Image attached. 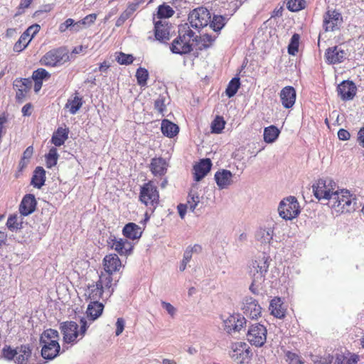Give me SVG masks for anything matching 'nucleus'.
<instances>
[{"mask_svg":"<svg viewBox=\"0 0 364 364\" xmlns=\"http://www.w3.org/2000/svg\"><path fill=\"white\" fill-rule=\"evenodd\" d=\"M174 14L173 9L168 5L162 4L158 7L157 16L159 18H166Z\"/></svg>","mask_w":364,"mask_h":364,"instance_id":"nucleus-46","label":"nucleus"},{"mask_svg":"<svg viewBox=\"0 0 364 364\" xmlns=\"http://www.w3.org/2000/svg\"><path fill=\"white\" fill-rule=\"evenodd\" d=\"M286 360L289 364H303L299 355L295 353L287 351L285 354Z\"/></svg>","mask_w":364,"mask_h":364,"instance_id":"nucleus-52","label":"nucleus"},{"mask_svg":"<svg viewBox=\"0 0 364 364\" xmlns=\"http://www.w3.org/2000/svg\"><path fill=\"white\" fill-rule=\"evenodd\" d=\"M154 108L160 114L164 115V112L166 110L165 97L160 95L154 102Z\"/></svg>","mask_w":364,"mask_h":364,"instance_id":"nucleus-54","label":"nucleus"},{"mask_svg":"<svg viewBox=\"0 0 364 364\" xmlns=\"http://www.w3.org/2000/svg\"><path fill=\"white\" fill-rule=\"evenodd\" d=\"M116 60L120 65H129L133 63L134 57L131 54H125L120 52L117 55Z\"/></svg>","mask_w":364,"mask_h":364,"instance_id":"nucleus-51","label":"nucleus"},{"mask_svg":"<svg viewBox=\"0 0 364 364\" xmlns=\"http://www.w3.org/2000/svg\"><path fill=\"white\" fill-rule=\"evenodd\" d=\"M356 90L355 83L350 80H343L337 87L338 95L343 101L352 100L356 94Z\"/></svg>","mask_w":364,"mask_h":364,"instance_id":"nucleus-16","label":"nucleus"},{"mask_svg":"<svg viewBox=\"0 0 364 364\" xmlns=\"http://www.w3.org/2000/svg\"><path fill=\"white\" fill-rule=\"evenodd\" d=\"M139 200L146 206H150L153 210L156 208L159 203V194L153 182L146 183L141 187Z\"/></svg>","mask_w":364,"mask_h":364,"instance_id":"nucleus-8","label":"nucleus"},{"mask_svg":"<svg viewBox=\"0 0 364 364\" xmlns=\"http://www.w3.org/2000/svg\"><path fill=\"white\" fill-rule=\"evenodd\" d=\"M212 162L210 159H203L200 162L193 166L194 179L200 181L210 171Z\"/></svg>","mask_w":364,"mask_h":364,"instance_id":"nucleus-22","label":"nucleus"},{"mask_svg":"<svg viewBox=\"0 0 364 364\" xmlns=\"http://www.w3.org/2000/svg\"><path fill=\"white\" fill-rule=\"evenodd\" d=\"M170 49L173 53L184 55L191 53L193 50V44L181 36V33L175 38L170 45Z\"/></svg>","mask_w":364,"mask_h":364,"instance_id":"nucleus-15","label":"nucleus"},{"mask_svg":"<svg viewBox=\"0 0 364 364\" xmlns=\"http://www.w3.org/2000/svg\"><path fill=\"white\" fill-rule=\"evenodd\" d=\"M326 62L329 64H336L341 63L346 57L345 50L338 46L329 48L325 53Z\"/></svg>","mask_w":364,"mask_h":364,"instance_id":"nucleus-21","label":"nucleus"},{"mask_svg":"<svg viewBox=\"0 0 364 364\" xmlns=\"http://www.w3.org/2000/svg\"><path fill=\"white\" fill-rule=\"evenodd\" d=\"M315 363L318 364H331L332 363L333 360V357L331 355H327L323 357H321L318 358L317 356L315 358V359L312 360Z\"/></svg>","mask_w":364,"mask_h":364,"instance_id":"nucleus-58","label":"nucleus"},{"mask_svg":"<svg viewBox=\"0 0 364 364\" xmlns=\"http://www.w3.org/2000/svg\"><path fill=\"white\" fill-rule=\"evenodd\" d=\"M107 245L121 256H129L132 253V243L127 239L117 238L111 235L107 240Z\"/></svg>","mask_w":364,"mask_h":364,"instance_id":"nucleus-13","label":"nucleus"},{"mask_svg":"<svg viewBox=\"0 0 364 364\" xmlns=\"http://www.w3.org/2000/svg\"><path fill=\"white\" fill-rule=\"evenodd\" d=\"M341 19V15L339 12L336 10L328 11L323 16V27L325 31H333Z\"/></svg>","mask_w":364,"mask_h":364,"instance_id":"nucleus-24","label":"nucleus"},{"mask_svg":"<svg viewBox=\"0 0 364 364\" xmlns=\"http://www.w3.org/2000/svg\"><path fill=\"white\" fill-rule=\"evenodd\" d=\"M40 26L38 24H33L29 26L24 32L25 36L28 38H31V39L35 36V35L38 33L40 31Z\"/></svg>","mask_w":364,"mask_h":364,"instance_id":"nucleus-55","label":"nucleus"},{"mask_svg":"<svg viewBox=\"0 0 364 364\" xmlns=\"http://www.w3.org/2000/svg\"><path fill=\"white\" fill-rule=\"evenodd\" d=\"M45 181V170L41 166L36 167L31 178V185H33L35 188H41L44 185Z\"/></svg>","mask_w":364,"mask_h":364,"instance_id":"nucleus-34","label":"nucleus"},{"mask_svg":"<svg viewBox=\"0 0 364 364\" xmlns=\"http://www.w3.org/2000/svg\"><path fill=\"white\" fill-rule=\"evenodd\" d=\"M271 259L264 253L253 260L250 267V275L254 279V282H262L268 271Z\"/></svg>","mask_w":364,"mask_h":364,"instance_id":"nucleus-5","label":"nucleus"},{"mask_svg":"<svg viewBox=\"0 0 364 364\" xmlns=\"http://www.w3.org/2000/svg\"><path fill=\"white\" fill-rule=\"evenodd\" d=\"M97 18L96 14H91L86 16L83 19L81 20L82 23L85 28H88L92 25Z\"/></svg>","mask_w":364,"mask_h":364,"instance_id":"nucleus-56","label":"nucleus"},{"mask_svg":"<svg viewBox=\"0 0 364 364\" xmlns=\"http://www.w3.org/2000/svg\"><path fill=\"white\" fill-rule=\"evenodd\" d=\"M336 184L331 178H320L312 186L314 196L318 200H330Z\"/></svg>","mask_w":364,"mask_h":364,"instance_id":"nucleus-7","label":"nucleus"},{"mask_svg":"<svg viewBox=\"0 0 364 364\" xmlns=\"http://www.w3.org/2000/svg\"><path fill=\"white\" fill-rule=\"evenodd\" d=\"M269 310L271 314L278 318H282L285 316V309L280 298L276 297L271 301Z\"/></svg>","mask_w":364,"mask_h":364,"instance_id":"nucleus-33","label":"nucleus"},{"mask_svg":"<svg viewBox=\"0 0 364 364\" xmlns=\"http://www.w3.org/2000/svg\"><path fill=\"white\" fill-rule=\"evenodd\" d=\"M16 350L17 347L12 348L10 346H5L1 350L2 357L8 361L14 360L16 359Z\"/></svg>","mask_w":364,"mask_h":364,"instance_id":"nucleus-45","label":"nucleus"},{"mask_svg":"<svg viewBox=\"0 0 364 364\" xmlns=\"http://www.w3.org/2000/svg\"><path fill=\"white\" fill-rule=\"evenodd\" d=\"M247 323L246 318L240 314L230 315L223 320V328L229 334L240 332Z\"/></svg>","mask_w":364,"mask_h":364,"instance_id":"nucleus-12","label":"nucleus"},{"mask_svg":"<svg viewBox=\"0 0 364 364\" xmlns=\"http://www.w3.org/2000/svg\"><path fill=\"white\" fill-rule=\"evenodd\" d=\"M90 323H87L85 318L80 319V328L78 330V325L75 321H65L60 324V330L63 335V341L68 344H73L82 339L88 328Z\"/></svg>","mask_w":364,"mask_h":364,"instance_id":"nucleus-2","label":"nucleus"},{"mask_svg":"<svg viewBox=\"0 0 364 364\" xmlns=\"http://www.w3.org/2000/svg\"><path fill=\"white\" fill-rule=\"evenodd\" d=\"M199 194L194 190H191L188 196L187 205L191 211L193 212L200 203Z\"/></svg>","mask_w":364,"mask_h":364,"instance_id":"nucleus-40","label":"nucleus"},{"mask_svg":"<svg viewBox=\"0 0 364 364\" xmlns=\"http://www.w3.org/2000/svg\"><path fill=\"white\" fill-rule=\"evenodd\" d=\"M69 60V55L64 48L52 49L47 52L41 58L42 65L47 67H58Z\"/></svg>","mask_w":364,"mask_h":364,"instance_id":"nucleus-6","label":"nucleus"},{"mask_svg":"<svg viewBox=\"0 0 364 364\" xmlns=\"http://www.w3.org/2000/svg\"><path fill=\"white\" fill-rule=\"evenodd\" d=\"M104 272L101 273H107L112 277V273L118 272L122 267V262L116 254H109L104 258Z\"/></svg>","mask_w":364,"mask_h":364,"instance_id":"nucleus-18","label":"nucleus"},{"mask_svg":"<svg viewBox=\"0 0 364 364\" xmlns=\"http://www.w3.org/2000/svg\"><path fill=\"white\" fill-rule=\"evenodd\" d=\"M240 86V80L239 77H233L228 83L225 90V94L228 97H232L237 93Z\"/></svg>","mask_w":364,"mask_h":364,"instance_id":"nucleus-39","label":"nucleus"},{"mask_svg":"<svg viewBox=\"0 0 364 364\" xmlns=\"http://www.w3.org/2000/svg\"><path fill=\"white\" fill-rule=\"evenodd\" d=\"M59 333L58 331L54 329H47L43 332L40 337V344L49 345L58 343Z\"/></svg>","mask_w":364,"mask_h":364,"instance_id":"nucleus-30","label":"nucleus"},{"mask_svg":"<svg viewBox=\"0 0 364 364\" xmlns=\"http://www.w3.org/2000/svg\"><path fill=\"white\" fill-rule=\"evenodd\" d=\"M37 202L33 194H26L19 205L21 216H27L33 213L36 208Z\"/></svg>","mask_w":364,"mask_h":364,"instance_id":"nucleus-20","label":"nucleus"},{"mask_svg":"<svg viewBox=\"0 0 364 364\" xmlns=\"http://www.w3.org/2000/svg\"><path fill=\"white\" fill-rule=\"evenodd\" d=\"M125 321L122 318H118L116 322V336H119L124 331Z\"/></svg>","mask_w":364,"mask_h":364,"instance_id":"nucleus-61","label":"nucleus"},{"mask_svg":"<svg viewBox=\"0 0 364 364\" xmlns=\"http://www.w3.org/2000/svg\"><path fill=\"white\" fill-rule=\"evenodd\" d=\"M200 41L203 42V46L205 48H208L212 43L215 41V37H213L211 35L205 33L200 36Z\"/></svg>","mask_w":364,"mask_h":364,"instance_id":"nucleus-57","label":"nucleus"},{"mask_svg":"<svg viewBox=\"0 0 364 364\" xmlns=\"http://www.w3.org/2000/svg\"><path fill=\"white\" fill-rule=\"evenodd\" d=\"M214 178L220 190L228 188L233 183V174L226 169L218 171Z\"/></svg>","mask_w":364,"mask_h":364,"instance_id":"nucleus-19","label":"nucleus"},{"mask_svg":"<svg viewBox=\"0 0 364 364\" xmlns=\"http://www.w3.org/2000/svg\"><path fill=\"white\" fill-rule=\"evenodd\" d=\"M179 33H181V36H184L185 39L189 43H191V41H198V36H196L195 33L188 28H184V31H179Z\"/></svg>","mask_w":364,"mask_h":364,"instance_id":"nucleus-53","label":"nucleus"},{"mask_svg":"<svg viewBox=\"0 0 364 364\" xmlns=\"http://www.w3.org/2000/svg\"><path fill=\"white\" fill-rule=\"evenodd\" d=\"M129 17H130V16L129 15V14L127 12H126L125 11H123L121 14V15L119 16V17L116 21V23H115L116 26H117V27L121 26Z\"/></svg>","mask_w":364,"mask_h":364,"instance_id":"nucleus-62","label":"nucleus"},{"mask_svg":"<svg viewBox=\"0 0 364 364\" xmlns=\"http://www.w3.org/2000/svg\"><path fill=\"white\" fill-rule=\"evenodd\" d=\"M231 358L237 364H249L252 356L250 346L245 342H237L231 346Z\"/></svg>","mask_w":364,"mask_h":364,"instance_id":"nucleus-10","label":"nucleus"},{"mask_svg":"<svg viewBox=\"0 0 364 364\" xmlns=\"http://www.w3.org/2000/svg\"><path fill=\"white\" fill-rule=\"evenodd\" d=\"M225 122L223 118L217 116L211 123V131L213 133L219 134L225 128Z\"/></svg>","mask_w":364,"mask_h":364,"instance_id":"nucleus-47","label":"nucleus"},{"mask_svg":"<svg viewBox=\"0 0 364 364\" xmlns=\"http://www.w3.org/2000/svg\"><path fill=\"white\" fill-rule=\"evenodd\" d=\"M279 215L285 220H291L300 214L301 208L294 196H288L283 198L278 205Z\"/></svg>","mask_w":364,"mask_h":364,"instance_id":"nucleus-4","label":"nucleus"},{"mask_svg":"<svg viewBox=\"0 0 364 364\" xmlns=\"http://www.w3.org/2000/svg\"><path fill=\"white\" fill-rule=\"evenodd\" d=\"M74 20L73 18H68L59 26V31L61 33L65 32L66 30L70 29L72 31Z\"/></svg>","mask_w":364,"mask_h":364,"instance_id":"nucleus-59","label":"nucleus"},{"mask_svg":"<svg viewBox=\"0 0 364 364\" xmlns=\"http://www.w3.org/2000/svg\"><path fill=\"white\" fill-rule=\"evenodd\" d=\"M348 356L343 354H338L335 360V364H349Z\"/></svg>","mask_w":364,"mask_h":364,"instance_id":"nucleus-64","label":"nucleus"},{"mask_svg":"<svg viewBox=\"0 0 364 364\" xmlns=\"http://www.w3.org/2000/svg\"><path fill=\"white\" fill-rule=\"evenodd\" d=\"M31 41V38L25 36V34L23 33L18 41L14 44V50L17 53L22 51L27 47Z\"/></svg>","mask_w":364,"mask_h":364,"instance_id":"nucleus-44","label":"nucleus"},{"mask_svg":"<svg viewBox=\"0 0 364 364\" xmlns=\"http://www.w3.org/2000/svg\"><path fill=\"white\" fill-rule=\"evenodd\" d=\"M60 346L59 343L54 344H43L41 346V355L46 360H53L56 358L60 352Z\"/></svg>","mask_w":364,"mask_h":364,"instance_id":"nucleus-28","label":"nucleus"},{"mask_svg":"<svg viewBox=\"0 0 364 364\" xmlns=\"http://www.w3.org/2000/svg\"><path fill=\"white\" fill-rule=\"evenodd\" d=\"M68 133L69 130L68 129L58 128L52 136L51 142L56 146H60L68 139Z\"/></svg>","mask_w":364,"mask_h":364,"instance_id":"nucleus-35","label":"nucleus"},{"mask_svg":"<svg viewBox=\"0 0 364 364\" xmlns=\"http://www.w3.org/2000/svg\"><path fill=\"white\" fill-rule=\"evenodd\" d=\"M300 36L298 33H294L290 40L288 46V53L289 55H295L299 50Z\"/></svg>","mask_w":364,"mask_h":364,"instance_id":"nucleus-43","label":"nucleus"},{"mask_svg":"<svg viewBox=\"0 0 364 364\" xmlns=\"http://www.w3.org/2000/svg\"><path fill=\"white\" fill-rule=\"evenodd\" d=\"M23 218L21 215H11L6 222L8 229L12 232L22 228Z\"/></svg>","mask_w":364,"mask_h":364,"instance_id":"nucleus-38","label":"nucleus"},{"mask_svg":"<svg viewBox=\"0 0 364 364\" xmlns=\"http://www.w3.org/2000/svg\"><path fill=\"white\" fill-rule=\"evenodd\" d=\"M104 305L97 301H91L87 306L86 314L91 321L96 320L102 314Z\"/></svg>","mask_w":364,"mask_h":364,"instance_id":"nucleus-29","label":"nucleus"},{"mask_svg":"<svg viewBox=\"0 0 364 364\" xmlns=\"http://www.w3.org/2000/svg\"><path fill=\"white\" fill-rule=\"evenodd\" d=\"M170 39V28L166 21L154 22V39L161 43H166Z\"/></svg>","mask_w":364,"mask_h":364,"instance_id":"nucleus-17","label":"nucleus"},{"mask_svg":"<svg viewBox=\"0 0 364 364\" xmlns=\"http://www.w3.org/2000/svg\"><path fill=\"white\" fill-rule=\"evenodd\" d=\"M210 13L205 7L193 9L188 16V20L193 28H201L206 26L210 21Z\"/></svg>","mask_w":364,"mask_h":364,"instance_id":"nucleus-11","label":"nucleus"},{"mask_svg":"<svg viewBox=\"0 0 364 364\" xmlns=\"http://www.w3.org/2000/svg\"><path fill=\"white\" fill-rule=\"evenodd\" d=\"M58 154L56 148H51L48 154L46 156V166L50 168L57 164Z\"/></svg>","mask_w":364,"mask_h":364,"instance_id":"nucleus-42","label":"nucleus"},{"mask_svg":"<svg viewBox=\"0 0 364 364\" xmlns=\"http://www.w3.org/2000/svg\"><path fill=\"white\" fill-rule=\"evenodd\" d=\"M16 364H28L31 358L32 348L29 345L17 346Z\"/></svg>","mask_w":364,"mask_h":364,"instance_id":"nucleus-25","label":"nucleus"},{"mask_svg":"<svg viewBox=\"0 0 364 364\" xmlns=\"http://www.w3.org/2000/svg\"><path fill=\"white\" fill-rule=\"evenodd\" d=\"M243 313L252 319H257L261 316L262 307L257 301L252 297H245L243 300Z\"/></svg>","mask_w":364,"mask_h":364,"instance_id":"nucleus-14","label":"nucleus"},{"mask_svg":"<svg viewBox=\"0 0 364 364\" xmlns=\"http://www.w3.org/2000/svg\"><path fill=\"white\" fill-rule=\"evenodd\" d=\"M267 330L266 327L259 323H255L249 326L246 333L248 342L256 347H262L267 341Z\"/></svg>","mask_w":364,"mask_h":364,"instance_id":"nucleus-9","label":"nucleus"},{"mask_svg":"<svg viewBox=\"0 0 364 364\" xmlns=\"http://www.w3.org/2000/svg\"><path fill=\"white\" fill-rule=\"evenodd\" d=\"M287 9L291 11H298L305 6L304 0H289L287 2Z\"/></svg>","mask_w":364,"mask_h":364,"instance_id":"nucleus-50","label":"nucleus"},{"mask_svg":"<svg viewBox=\"0 0 364 364\" xmlns=\"http://www.w3.org/2000/svg\"><path fill=\"white\" fill-rule=\"evenodd\" d=\"M123 235L129 239L135 240L139 239L141 235V228L133 223L127 224L123 230Z\"/></svg>","mask_w":364,"mask_h":364,"instance_id":"nucleus-31","label":"nucleus"},{"mask_svg":"<svg viewBox=\"0 0 364 364\" xmlns=\"http://www.w3.org/2000/svg\"><path fill=\"white\" fill-rule=\"evenodd\" d=\"M355 200V197L348 190L343 189L340 191L336 190L333 192L329 204L336 213H343L355 210L354 205L356 203Z\"/></svg>","mask_w":364,"mask_h":364,"instance_id":"nucleus-3","label":"nucleus"},{"mask_svg":"<svg viewBox=\"0 0 364 364\" xmlns=\"http://www.w3.org/2000/svg\"><path fill=\"white\" fill-rule=\"evenodd\" d=\"M296 90L291 86L284 87L280 92V99L285 108H291L296 101Z\"/></svg>","mask_w":364,"mask_h":364,"instance_id":"nucleus-23","label":"nucleus"},{"mask_svg":"<svg viewBox=\"0 0 364 364\" xmlns=\"http://www.w3.org/2000/svg\"><path fill=\"white\" fill-rule=\"evenodd\" d=\"M210 22V27L214 31H220L226 23V18L223 16L214 15Z\"/></svg>","mask_w":364,"mask_h":364,"instance_id":"nucleus-41","label":"nucleus"},{"mask_svg":"<svg viewBox=\"0 0 364 364\" xmlns=\"http://www.w3.org/2000/svg\"><path fill=\"white\" fill-rule=\"evenodd\" d=\"M136 77L139 85H145L149 78L148 70L143 68H138L136 73Z\"/></svg>","mask_w":364,"mask_h":364,"instance_id":"nucleus-49","label":"nucleus"},{"mask_svg":"<svg viewBox=\"0 0 364 364\" xmlns=\"http://www.w3.org/2000/svg\"><path fill=\"white\" fill-rule=\"evenodd\" d=\"M82 105V99L77 94L72 98L68 99L65 107L69 109V112L72 114H76Z\"/></svg>","mask_w":364,"mask_h":364,"instance_id":"nucleus-37","label":"nucleus"},{"mask_svg":"<svg viewBox=\"0 0 364 364\" xmlns=\"http://www.w3.org/2000/svg\"><path fill=\"white\" fill-rule=\"evenodd\" d=\"M33 0H21V3L18 7L17 14H21L23 12L25 9H27L31 5Z\"/></svg>","mask_w":364,"mask_h":364,"instance_id":"nucleus-63","label":"nucleus"},{"mask_svg":"<svg viewBox=\"0 0 364 364\" xmlns=\"http://www.w3.org/2000/svg\"><path fill=\"white\" fill-rule=\"evenodd\" d=\"M279 130L274 125H271L264 128V141L266 143H273L279 135Z\"/></svg>","mask_w":364,"mask_h":364,"instance_id":"nucleus-36","label":"nucleus"},{"mask_svg":"<svg viewBox=\"0 0 364 364\" xmlns=\"http://www.w3.org/2000/svg\"><path fill=\"white\" fill-rule=\"evenodd\" d=\"M274 236V229L272 227L259 228L255 233V239L261 244H269Z\"/></svg>","mask_w":364,"mask_h":364,"instance_id":"nucleus-27","label":"nucleus"},{"mask_svg":"<svg viewBox=\"0 0 364 364\" xmlns=\"http://www.w3.org/2000/svg\"><path fill=\"white\" fill-rule=\"evenodd\" d=\"M150 170L156 176L164 175L167 170L166 160L161 157L152 159L150 164Z\"/></svg>","mask_w":364,"mask_h":364,"instance_id":"nucleus-26","label":"nucleus"},{"mask_svg":"<svg viewBox=\"0 0 364 364\" xmlns=\"http://www.w3.org/2000/svg\"><path fill=\"white\" fill-rule=\"evenodd\" d=\"M50 77V74L44 68H38L33 71L32 74V79L43 82V80H48Z\"/></svg>","mask_w":364,"mask_h":364,"instance_id":"nucleus-48","label":"nucleus"},{"mask_svg":"<svg viewBox=\"0 0 364 364\" xmlns=\"http://www.w3.org/2000/svg\"><path fill=\"white\" fill-rule=\"evenodd\" d=\"M161 129L163 134L169 138L174 137L179 132L178 126L168 119L162 120Z\"/></svg>","mask_w":364,"mask_h":364,"instance_id":"nucleus-32","label":"nucleus"},{"mask_svg":"<svg viewBox=\"0 0 364 364\" xmlns=\"http://www.w3.org/2000/svg\"><path fill=\"white\" fill-rule=\"evenodd\" d=\"M161 306L171 316H174L176 313V309L172 304L163 301H161Z\"/></svg>","mask_w":364,"mask_h":364,"instance_id":"nucleus-60","label":"nucleus"},{"mask_svg":"<svg viewBox=\"0 0 364 364\" xmlns=\"http://www.w3.org/2000/svg\"><path fill=\"white\" fill-rule=\"evenodd\" d=\"M117 282H113L112 277L107 273H101L99 279L92 284H89L84 289V296L86 300L99 301L100 299H108L113 294Z\"/></svg>","mask_w":364,"mask_h":364,"instance_id":"nucleus-1","label":"nucleus"}]
</instances>
